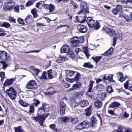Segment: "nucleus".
Listing matches in <instances>:
<instances>
[{"instance_id":"cd10ccee","label":"nucleus","mask_w":132,"mask_h":132,"mask_svg":"<svg viewBox=\"0 0 132 132\" xmlns=\"http://www.w3.org/2000/svg\"><path fill=\"white\" fill-rule=\"evenodd\" d=\"M84 129L88 128L89 127V123L87 121H84L81 122Z\"/></svg>"},{"instance_id":"e2e57ef3","label":"nucleus","mask_w":132,"mask_h":132,"mask_svg":"<svg viewBox=\"0 0 132 132\" xmlns=\"http://www.w3.org/2000/svg\"><path fill=\"white\" fill-rule=\"evenodd\" d=\"M50 128L52 130H55L56 129L55 128V125L54 124H51L50 125Z\"/></svg>"},{"instance_id":"9b49d317","label":"nucleus","mask_w":132,"mask_h":132,"mask_svg":"<svg viewBox=\"0 0 132 132\" xmlns=\"http://www.w3.org/2000/svg\"><path fill=\"white\" fill-rule=\"evenodd\" d=\"M122 10V6L121 5H117L116 8L112 9V11L113 14L116 15L120 12Z\"/></svg>"},{"instance_id":"a878e982","label":"nucleus","mask_w":132,"mask_h":132,"mask_svg":"<svg viewBox=\"0 0 132 132\" xmlns=\"http://www.w3.org/2000/svg\"><path fill=\"white\" fill-rule=\"evenodd\" d=\"M113 50V49L112 47H111L108 50L104 52L102 55L105 56H109L111 55V54Z\"/></svg>"},{"instance_id":"a18cd8bd","label":"nucleus","mask_w":132,"mask_h":132,"mask_svg":"<svg viewBox=\"0 0 132 132\" xmlns=\"http://www.w3.org/2000/svg\"><path fill=\"white\" fill-rule=\"evenodd\" d=\"M14 130H15L14 132H22L23 131L21 129L20 126L14 127Z\"/></svg>"},{"instance_id":"1a4fd4ad","label":"nucleus","mask_w":132,"mask_h":132,"mask_svg":"<svg viewBox=\"0 0 132 132\" xmlns=\"http://www.w3.org/2000/svg\"><path fill=\"white\" fill-rule=\"evenodd\" d=\"M94 82L92 80L90 81L89 82V86L88 87V90L86 93V94L88 97H90L92 96L91 92H92V87Z\"/></svg>"},{"instance_id":"423d86ee","label":"nucleus","mask_w":132,"mask_h":132,"mask_svg":"<svg viewBox=\"0 0 132 132\" xmlns=\"http://www.w3.org/2000/svg\"><path fill=\"white\" fill-rule=\"evenodd\" d=\"M103 30L110 37L116 36L115 31L112 29L106 27H104L103 28Z\"/></svg>"},{"instance_id":"37998d69","label":"nucleus","mask_w":132,"mask_h":132,"mask_svg":"<svg viewBox=\"0 0 132 132\" xmlns=\"http://www.w3.org/2000/svg\"><path fill=\"white\" fill-rule=\"evenodd\" d=\"M60 119L61 122H68L69 120V118L66 117H61Z\"/></svg>"},{"instance_id":"39448f33","label":"nucleus","mask_w":132,"mask_h":132,"mask_svg":"<svg viewBox=\"0 0 132 132\" xmlns=\"http://www.w3.org/2000/svg\"><path fill=\"white\" fill-rule=\"evenodd\" d=\"M26 87L28 89L34 90L37 87V84L35 81L30 80L27 82Z\"/></svg>"},{"instance_id":"c85d7f7f","label":"nucleus","mask_w":132,"mask_h":132,"mask_svg":"<svg viewBox=\"0 0 132 132\" xmlns=\"http://www.w3.org/2000/svg\"><path fill=\"white\" fill-rule=\"evenodd\" d=\"M82 50L84 53L85 54L87 58L88 59L89 57L90 56V55L89 53L87 48L86 47H84L82 48Z\"/></svg>"},{"instance_id":"49530a36","label":"nucleus","mask_w":132,"mask_h":132,"mask_svg":"<svg viewBox=\"0 0 132 132\" xmlns=\"http://www.w3.org/2000/svg\"><path fill=\"white\" fill-rule=\"evenodd\" d=\"M113 75L110 74L108 76L107 79L110 82H114V80H113Z\"/></svg>"},{"instance_id":"f704fd0d","label":"nucleus","mask_w":132,"mask_h":132,"mask_svg":"<svg viewBox=\"0 0 132 132\" xmlns=\"http://www.w3.org/2000/svg\"><path fill=\"white\" fill-rule=\"evenodd\" d=\"M104 89V87L102 84L98 85L96 86L97 90L99 91H101L103 90Z\"/></svg>"},{"instance_id":"6e6552de","label":"nucleus","mask_w":132,"mask_h":132,"mask_svg":"<svg viewBox=\"0 0 132 132\" xmlns=\"http://www.w3.org/2000/svg\"><path fill=\"white\" fill-rule=\"evenodd\" d=\"M43 6L45 9L48 10L49 12H51L54 10V6L51 4L48 5L43 3Z\"/></svg>"},{"instance_id":"3c124183","label":"nucleus","mask_w":132,"mask_h":132,"mask_svg":"<svg viewBox=\"0 0 132 132\" xmlns=\"http://www.w3.org/2000/svg\"><path fill=\"white\" fill-rule=\"evenodd\" d=\"M70 3L73 6L74 9H77L78 7V6L76 3L74 2L72 0L70 1Z\"/></svg>"},{"instance_id":"b1692460","label":"nucleus","mask_w":132,"mask_h":132,"mask_svg":"<svg viewBox=\"0 0 132 132\" xmlns=\"http://www.w3.org/2000/svg\"><path fill=\"white\" fill-rule=\"evenodd\" d=\"M125 88L126 89H129L132 92V85L128 84V81H126L124 84Z\"/></svg>"},{"instance_id":"412c9836","label":"nucleus","mask_w":132,"mask_h":132,"mask_svg":"<svg viewBox=\"0 0 132 132\" xmlns=\"http://www.w3.org/2000/svg\"><path fill=\"white\" fill-rule=\"evenodd\" d=\"M24 21L27 23H32L33 21L32 16L30 15H28Z\"/></svg>"},{"instance_id":"58836bf2","label":"nucleus","mask_w":132,"mask_h":132,"mask_svg":"<svg viewBox=\"0 0 132 132\" xmlns=\"http://www.w3.org/2000/svg\"><path fill=\"white\" fill-rule=\"evenodd\" d=\"M47 74L49 79H52L53 78V76L51 69L47 71Z\"/></svg>"},{"instance_id":"6ab92c4d","label":"nucleus","mask_w":132,"mask_h":132,"mask_svg":"<svg viewBox=\"0 0 132 132\" xmlns=\"http://www.w3.org/2000/svg\"><path fill=\"white\" fill-rule=\"evenodd\" d=\"M79 105L82 107H84L88 104V102L86 100H81L79 102Z\"/></svg>"},{"instance_id":"4c0bfd02","label":"nucleus","mask_w":132,"mask_h":132,"mask_svg":"<svg viewBox=\"0 0 132 132\" xmlns=\"http://www.w3.org/2000/svg\"><path fill=\"white\" fill-rule=\"evenodd\" d=\"M106 92L108 93H111L113 91L112 87L110 85L108 86L106 88Z\"/></svg>"},{"instance_id":"c9c22d12","label":"nucleus","mask_w":132,"mask_h":132,"mask_svg":"<svg viewBox=\"0 0 132 132\" xmlns=\"http://www.w3.org/2000/svg\"><path fill=\"white\" fill-rule=\"evenodd\" d=\"M36 0H28L26 4V6L28 7L32 5Z\"/></svg>"},{"instance_id":"5fc2aeb1","label":"nucleus","mask_w":132,"mask_h":132,"mask_svg":"<svg viewBox=\"0 0 132 132\" xmlns=\"http://www.w3.org/2000/svg\"><path fill=\"white\" fill-rule=\"evenodd\" d=\"M31 13L33 15L34 17L35 18L36 16V12L35 8H34L31 11Z\"/></svg>"},{"instance_id":"dca6fc26","label":"nucleus","mask_w":132,"mask_h":132,"mask_svg":"<svg viewBox=\"0 0 132 132\" xmlns=\"http://www.w3.org/2000/svg\"><path fill=\"white\" fill-rule=\"evenodd\" d=\"M15 80V78H12L10 79H7L4 83V84L7 86L11 85L13 82Z\"/></svg>"},{"instance_id":"f3484780","label":"nucleus","mask_w":132,"mask_h":132,"mask_svg":"<svg viewBox=\"0 0 132 132\" xmlns=\"http://www.w3.org/2000/svg\"><path fill=\"white\" fill-rule=\"evenodd\" d=\"M118 80L121 82L124 81L125 80L123 78L122 73L120 72H117V73Z\"/></svg>"},{"instance_id":"69168bd1","label":"nucleus","mask_w":132,"mask_h":132,"mask_svg":"<svg viewBox=\"0 0 132 132\" xmlns=\"http://www.w3.org/2000/svg\"><path fill=\"white\" fill-rule=\"evenodd\" d=\"M9 20L10 21L14 23H15V20L13 18L11 17H9Z\"/></svg>"},{"instance_id":"8fccbe9b","label":"nucleus","mask_w":132,"mask_h":132,"mask_svg":"<svg viewBox=\"0 0 132 132\" xmlns=\"http://www.w3.org/2000/svg\"><path fill=\"white\" fill-rule=\"evenodd\" d=\"M60 108L61 109H65L66 105L63 101H61L60 103Z\"/></svg>"},{"instance_id":"ea45409f","label":"nucleus","mask_w":132,"mask_h":132,"mask_svg":"<svg viewBox=\"0 0 132 132\" xmlns=\"http://www.w3.org/2000/svg\"><path fill=\"white\" fill-rule=\"evenodd\" d=\"M83 67H84L88 68H92L93 67V66L92 65L91 63L89 62L85 63Z\"/></svg>"},{"instance_id":"7c9ffc66","label":"nucleus","mask_w":132,"mask_h":132,"mask_svg":"<svg viewBox=\"0 0 132 132\" xmlns=\"http://www.w3.org/2000/svg\"><path fill=\"white\" fill-rule=\"evenodd\" d=\"M5 57L6 59H7V53L5 51H0V59H2V57Z\"/></svg>"},{"instance_id":"c756f323","label":"nucleus","mask_w":132,"mask_h":132,"mask_svg":"<svg viewBox=\"0 0 132 132\" xmlns=\"http://www.w3.org/2000/svg\"><path fill=\"white\" fill-rule=\"evenodd\" d=\"M94 105L95 107L97 109L101 108L102 106L101 102L99 101H96L94 102Z\"/></svg>"},{"instance_id":"7ed1b4c3","label":"nucleus","mask_w":132,"mask_h":132,"mask_svg":"<svg viewBox=\"0 0 132 132\" xmlns=\"http://www.w3.org/2000/svg\"><path fill=\"white\" fill-rule=\"evenodd\" d=\"M49 115L48 113L43 115L38 114V116L36 117L32 116V118L33 120L36 121H39L40 125L42 126L45 120Z\"/></svg>"},{"instance_id":"6e6d98bb","label":"nucleus","mask_w":132,"mask_h":132,"mask_svg":"<svg viewBox=\"0 0 132 132\" xmlns=\"http://www.w3.org/2000/svg\"><path fill=\"white\" fill-rule=\"evenodd\" d=\"M35 110L34 108L33 105H32L30 106L29 112L31 113L34 112Z\"/></svg>"},{"instance_id":"473e14b6","label":"nucleus","mask_w":132,"mask_h":132,"mask_svg":"<svg viewBox=\"0 0 132 132\" xmlns=\"http://www.w3.org/2000/svg\"><path fill=\"white\" fill-rule=\"evenodd\" d=\"M102 57L101 56H93L92 59H93L96 62V64L99 62L100 60L102 59Z\"/></svg>"},{"instance_id":"0eeeda50","label":"nucleus","mask_w":132,"mask_h":132,"mask_svg":"<svg viewBox=\"0 0 132 132\" xmlns=\"http://www.w3.org/2000/svg\"><path fill=\"white\" fill-rule=\"evenodd\" d=\"M15 4V2H13L5 3L3 9L4 10L6 11L11 10Z\"/></svg>"},{"instance_id":"393cba45","label":"nucleus","mask_w":132,"mask_h":132,"mask_svg":"<svg viewBox=\"0 0 132 132\" xmlns=\"http://www.w3.org/2000/svg\"><path fill=\"white\" fill-rule=\"evenodd\" d=\"M92 106H90L88 108L85 110V114L87 116L90 115L92 111Z\"/></svg>"},{"instance_id":"f8f14e48","label":"nucleus","mask_w":132,"mask_h":132,"mask_svg":"<svg viewBox=\"0 0 132 132\" xmlns=\"http://www.w3.org/2000/svg\"><path fill=\"white\" fill-rule=\"evenodd\" d=\"M77 29L80 32L84 33L86 32L87 30L86 27L83 25L80 24L77 27Z\"/></svg>"},{"instance_id":"680f3d73","label":"nucleus","mask_w":132,"mask_h":132,"mask_svg":"<svg viewBox=\"0 0 132 132\" xmlns=\"http://www.w3.org/2000/svg\"><path fill=\"white\" fill-rule=\"evenodd\" d=\"M18 21L20 24H24L23 20L21 18H19L18 20Z\"/></svg>"},{"instance_id":"bb28decb","label":"nucleus","mask_w":132,"mask_h":132,"mask_svg":"<svg viewBox=\"0 0 132 132\" xmlns=\"http://www.w3.org/2000/svg\"><path fill=\"white\" fill-rule=\"evenodd\" d=\"M65 72L67 76L70 77L73 76L75 73V71H74L69 70H66Z\"/></svg>"},{"instance_id":"2eb2a0df","label":"nucleus","mask_w":132,"mask_h":132,"mask_svg":"<svg viewBox=\"0 0 132 132\" xmlns=\"http://www.w3.org/2000/svg\"><path fill=\"white\" fill-rule=\"evenodd\" d=\"M70 50V48L67 45H64L61 48L60 52L61 53L65 52H68Z\"/></svg>"},{"instance_id":"72a5a7b5","label":"nucleus","mask_w":132,"mask_h":132,"mask_svg":"<svg viewBox=\"0 0 132 132\" xmlns=\"http://www.w3.org/2000/svg\"><path fill=\"white\" fill-rule=\"evenodd\" d=\"M41 80H47V72L45 71H44L42 73V76L39 77Z\"/></svg>"},{"instance_id":"0e129e2a","label":"nucleus","mask_w":132,"mask_h":132,"mask_svg":"<svg viewBox=\"0 0 132 132\" xmlns=\"http://www.w3.org/2000/svg\"><path fill=\"white\" fill-rule=\"evenodd\" d=\"M14 11L15 12H19V6H15L14 7Z\"/></svg>"},{"instance_id":"9d476101","label":"nucleus","mask_w":132,"mask_h":132,"mask_svg":"<svg viewBox=\"0 0 132 132\" xmlns=\"http://www.w3.org/2000/svg\"><path fill=\"white\" fill-rule=\"evenodd\" d=\"M70 105L72 109H75L78 106V104L76 102L75 99L73 98H71Z\"/></svg>"},{"instance_id":"052dcab7","label":"nucleus","mask_w":132,"mask_h":132,"mask_svg":"<svg viewBox=\"0 0 132 132\" xmlns=\"http://www.w3.org/2000/svg\"><path fill=\"white\" fill-rule=\"evenodd\" d=\"M40 51V50H33L31 51L28 52H24V53H38Z\"/></svg>"},{"instance_id":"79ce46f5","label":"nucleus","mask_w":132,"mask_h":132,"mask_svg":"<svg viewBox=\"0 0 132 132\" xmlns=\"http://www.w3.org/2000/svg\"><path fill=\"white\" fill-rule=\"evenodd\" d=\"M80 74L78 73H77L75 77L72 79V82L73 81H78L80 78Z\"/></svg>"},{"instance_id":"a19ab883","label":"nucleus","mask_w":132,"mask_h":132,"mask_svg":"<svg viewBox=\"0 0 132 132\" xmlns=\"http://www.w3.org/2000/svg\"><path fill=\"white\" fill-rule=\"evenodd\" d=\"M80 9H88L87 6V3L84 2H82L81 3L80 6Z\"/></svg>"},{"instance_id":"4be33fe9","label":"nucleus","mask_w":132,"mask_h":132,"mask_svg":"<svg viewBox=\"0 0 132 132\" xmlns=\"http://www.w3.org/2000/svg\"><path fill=\"white\" fill-rule=\"evenodd\" d=\"M81 86V83L80 82H78L76 84H74L73 85L72 88L69 89V91L73 90L75 89L80 88Z\"/></svg>"},{"instance_id":"4d7b16f0","label":"nucleus","mask_w":132,"mask_h":132,"mask_svg":"<svg viewBox=\"0 0 132 132\" xmlns=\"http://www.w3.org/2000/svg\"><path fill=\"white\" fill-rule=\"evenodd\" d=\"M65 109H60V112L61 115L62 116L64 115L65 113Z\"/></svg>"},{"instance_id":"09e8293b","label":"nucleus","mask_w":132,"mask_h":132,"mask_svg":"<svg viewBox=\"0 0 132 132\" xmlns=\"http://www.w3.org/2000/svg\"><path fill=\"white\" fill-rule=\"evenodd\" d=\"M79 120L78 119L76 118L71 119V122L73 124H76L79 122Z\"/></svg>"},{"instance_id":"f03ea898","label":"nucleus","mask_w":132,"mask_h":132,"mask_svg":"<svg viewBox=\"0 0 132 132\" xmlns=\"http://www.w3.org/2000/svg\"><path fill=\"white\" fill-rule=\"evenodd\" d=\"M86 22L90 28H94L95 29L97 30L100 27V26L98 22L92 19L91 17H88Z\"/></svg>"},{"instance_id":"20e7f679","label":"nucleus","mask_w":132,"mask_h":132,"mask_svg":"<svg viewBox=\"0 0 132 132\" xmlns=\"http://www.w3.org/2000/svg\"><path fill=\"white\" fill-rule=\"evenodd\" d=\"M7 94L12 100H13L15 98L17 93L14 88L11 87L6 90Z\"/></svg>"},{"instance_id":"864d4df0","label":"nucleus","mask_w":132,"mask_h":132,"mask_svg":"<svg viewBox=\"0 0 132 132\" xmlns=\"http://www.w3.org/2000/svg\"><path fill=\"white\" fill-rule=\"evenodd\" d=\"M122 17L127 22L129 21L130 20V18L129 16L127 15H125L122 16Z\"/></svg>"},{"instance_id":"603ef678","label":"nucleus","mask_w":132,"mask_h":132,"mask_svg":"<svg viewBox=\"0 0 132 132\" xmlns=\"http://www.w3.org/2000/svg\"><path fill=\"white\" fill-rule=\"evenodd\" d=\"M122 126L119 125L118 127V129L116 130L117 132H123Z\"/></svg>"},{"instance_id":"338daca9","label":"nucleus","mask_w":132,"mask_h":132,"mask_svg":"<svg viewBox=\"0 0 132 132\" xmlns=\"http://www.w3.org/2000/svg\"><path fill=\"white\" fill-rule=\"evenodd\" d=\"M1 63H2L3 64V68L4 69H5L7 66V64L3 61H1Z\"/></svg>"},{"instance_id":"2f4dec72","label":"nucleus","mask_w":132,"mask_h":132,"mask_svg":"<svg viewBox=\"0 0 132 132\" xmlns=\"http://www.w3.org/2000/svg\"><path fill=\"white\" fill-rule=\"evenodd\" d=\"M18 103L20 105L24 107H27L29 105L28 103L21 100H19L18 101Z\"/></svg>"},{"instance_id":"de8ad7c7","label":"nucleus","mask_w":132,"mask_h":132,"mask_svg":"<svg viewBox=\"0 0 132 132\" xmlns=\"http://www.w3.org/2000/svg\"><path fill=\"white\" fill-rule=\"evenodd\" d=\"M33 105H34L35 106H37L40 103V102L38 100L34 99L33 101Z\"/></svg>"},{"instance_id":"5701e85b","label":"nucleus","mask_w":132,"mask_h":132,"mask_svg":"<svg viewBox=\"0 0 132 132\" xmlns=\"http://www.w3.org/2000/svg\"><path fill=\"white\" fill-rule=\"evenodd\" d=\"M68 59L64 56H61L59 57L56 60V62L58 63H61L62 62L67 61Z\"/></svg>"},{"instance_id":"ddd939ff","label":"nucleus","mask_w":132,"mask_h":132,"mask_svg":"<svg viewBox=\"0 0 132 132\" xmlns=\"http://www.w3.org/2000/svg\"><path fill=\"white\" fill-rule=\"evenodd\" d=\"M49 108L48 105L46 104H43L42 106L39 108V110H38V113H40V112L42 111L43 112H45L46 110L47 109Z\"/></svg>"},{"instance_id":"774afa93","label":"nucleus","mask_w":132,"mask_h":132,"mask_svg":"<svg viewBox=\"0 0 132 132\" xmlns=\"http://www.w3.org/2000/svg\"><path fill=\"white\" fill-rule=\"evenodd\" d=\"M125 132H132V129L129 127H127L125 129Z\"/></svg>"},{"instance_id":"aec40b11","label":"nucleus","mask_w":132,"mask_h":132,"mask_svg":"<svg viewBox=\"0 0 132 132\" xmlns=\"http://www.w3.org/2000/svg\"><path fill=\"white\" fill-rule=\"evenodd\" d=\"M120 104L118 102L114 101L112 102L109 105V107L110 108H117L120 105Z\"/></svg>"},{"instance_id":"e433bc0d","label":"nucleus","mask_w":132,"mask_h":132,"mask_svg":"<svg viewBox=\"0 0 132 132\" xmlns=\"http://www.w3.org/2000/svg\"><path fill=\"white\" fill-rule=\"evenodd\" d=\"M82 125L81 122L76 126L75 128L76 130H81L84 129Z\"/></svg>"},{"instance_id":"4468645a","label":"nucleus","mask_w":132,"mask_h":132,"mask_svg":"<svg viewBox=\"0 0 132 132\" xmlns=\"http://www.w3.org/2000/svg\"><path fill=\"white\" fill-rule=\"evenodd\" d=\"M80 11L77 13L78 15H85L86 14L89 13V11L88 9H80Z\"/></svg>"},{"instance_id":"13d9d810","label":"nucleus","mask_w":132,"mask_h":132,"mask_svg":"<svg viewBox=\"0 0 132 132\" xmlns=\"http://www.w3.org/2000/svg\"><path fill=\"white\" fill-rule=\"evenodd\" d=\"M106 96V93H103L101 94L100 97L102 99V100L104 99Z\"/></svg>"},{"instance_id":"a211bd4d","label":"nucleus","mask_w":132,"mask_h":132,"mask_svg":"<svg viewBox=\"0 0 132 132\" xmlns=\"http://www.w3.org/2000/svg\"><path fill=\"white\" fill-rule=\"evenodd\" d=\"M97 120L96 119L93 117H92L90 119V122L92 127H95L97 124Z\"/></svg>"},{"instance_id":"f257e3e1","label":"nucleus","mask_w":132,"mask_h":132,"mask_svg":"<svg viewBox=\"0 0 132 132\" xmlns=\"http://www.w3.org/2000/svg\"><path fill=\"white\" fill-rule=\"evenodd\" d=\"M83 36L73 37L70 39V45L71 47L75 49V51L77 54L81 51V49L76 48L79 46V43H82L84 41Z\"/></svg>"},{"instance_id":"c03bdc74","label":"nucleus","mask_w":132,"mask_h":132,"mask_svg":"<svg viewBox=\"0 0 132 132\" xmlns=\"http://www.w3.org/2000/svg\"><path fill=\"white\" fill-rule=\"evenodd\" d=\"M10 26V24L6 22H3L1 25V27H4L7 28H9Z\"/></svg>"},{"instance_id":"bf43d9fd","label":"nucleus","mask_w":132,"mask_h":132,"mask_svg":"<svg viewBox=\"0 0 132 132\" xmlns=\"http://www.w3.org/2000/svg\"><path fill=\"white\" fill-rule=\"evenodd\" d=\"M0 75L1 78V80H3L4 78L5 73L3 72H1L0 74Z\"/></svg>"}]
</instances>
